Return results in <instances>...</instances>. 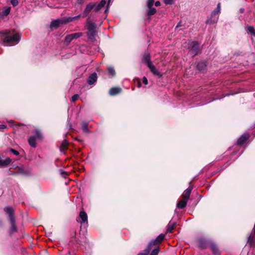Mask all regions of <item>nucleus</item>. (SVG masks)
<instances>
[{
  "mask_svg": "<svg viewBox=\"0 0 255 255\" xmlns=\"http://www.w3.org/2000/svg\"><path fill=\"white\" fill-rule=\"evenodd\" d=\"M187 201H188L184 199L179 201L177 204V207L180 209L185 207L187 205Z\"/></svg>",
  "mask_w": 255,
  "mask_h": 255,
  "instance_id": "obj_21",
  "label": "nucleus"
},
{
  "mask_svg": "<svg viewBox=\"0 0 255 255\" xmlns=\"http://www.w3.org/2000/svg\"><path fill=\"white\" fill-rule=\"evenodd\" d=\"M79 98V95L78 94H75L71 98V101L72 102H75Z\"/></svg>",
  "mask_w": 255,
  "mask_h": 255,
  "instance_id": "obj_33",
  "label": "nucleus"
},
{
  "mask_svg": "<svg viewBox=\"0 0 255 255\" xmlns=\"http://www.w3.org/2000/svg\"><path fill=\"white\" fill-rule=\"evenodd\" d=\"M67 146L68 142L66 140H64L60 145V151L62 152L64 151L67 148Z\"/></svg>",
  "mask_w": 255,
  "mask_h": 255,
  "instance_id": "obj_23",
  "label": "nucleus"
},
{
  "mask_svg": "<svg viewBox=\"0 0 255 255\" xmlns=\"http://www.w3.org/2000/svg\"><path fill=\"white\" fill-rule=\"evenodd\" d=\"M88 124L86 122H82L81 124V128L83 131L85 132H88L89 131V129L88 128Z\"/></svg>",
  "mask_w": 255,
  "mask_h": 255,
  "instance_id": "obj_27",
  "label": "nucleus"
},
{
  "mask_svg": "<svg viewBox=\"0 0 255 255\" xmlns=\"http://www.w3.org/2000/svg\"><path fill=\"white\" fill-rule=\"evenodd\" d=\"M35 135L30 136L28 139V143L32 147L36 146V139H41L42 137L41 133L38 129H35Z\"/></svg>",
  "mask_w": 255,
  "mask_h": 255,
  "instance_id": "obj_6",
  "label": "nucleus"
},
{
  "mask_svg": "<svg viewBox=\"0 0 255 255\" xmlns=\"http://www.w3.org/2000/svg\"><path fill=\"white\" fill-rule=\"evenodd\" d=\"M189 53L192 56L196 55L199 52V44L196 41H189L188 43Z\"/></svg>",
  "mask_w": 255,
  "mask_h": 255,
  "instance_id": "obj_4",
  "label": "nucleus"
},
{
  "mask_svg": "<svg viewBox=\"0 0 255 255\" xmlns=\"http://www.w3.org/2000/svg\"><path fill=\"white\" fill-rule=\"evenodd\" d=\"M206 67V64L205 62L201 61L198 63L197 65V68L199 71H201L203 70Z\"/></svg>",
  "mask_w": 255,
  "mask_h": 255,
  "instance_id": "obj_22",
  "label": "nucleus"
},
{
  "mask_svg": "<svg viewBox=\"0 0 255 255\" xmlns=\"http://www.w3.org/2000/svg\"><path fill=\"white\" fill-rule=\"evenodd\" d=\"M79 218L81 219L80 222L81 224L85 223H86V224H88V216L85 212L81 211L79 214Z\"/></svg>",
  "mask_w": 255,
  "mask_h": 255,
  "instance_id": "obj_11",
  "label": "nucleus"
},
{
  "mask_svg": "<svg viewBox=\"0 0 255 255\" xmlns=\"http://www.w3.org/2000/svg\"><path fill=\"white\" fill-rule=\"evenodd\" d=\"M4 34L6 36L4 39V42L6 43L7 46H12L18 43L19 41L20 36L18 33H14V31H6Z\"/></svg>",
  "mask_w": 255,
  "mask_h": 255,
  "instance_id": "obj_1",
  "label": "nucleus"
},
{
  "mask_svg": "<svg viewBox=\"0 0 255 255\" xmlns=\"http://www.w3.org/2000/svg\"><path fill=\"white\" fill-rule=\"evenodd\" d=\"M192 188L191 187H189L186 190H185L183 194H182V197L183 199L186 200V201H188L190 196L191 192L192 191Z\"/></svg>",
  "mask_w": 255,
  "mask_h": 255,
  "instance_id": "obj_12",
  "label": "nucleus"
},
{
  "mask_svg": "<svg viewBox=\"0 0 255 255\" xmlns=\"http://www.w3.org/2000/svg\"><path fill=\"white\" fill-rule=\"evenodd\" d=\"M179 26H180V23H179L177 25V26H176V28L178 27H179Z\"/></svg>",
  "mask_w": 255,
  "mask_h": 255,
  "instance_id": "obj_44",
  "label": "nucleus"
},
{
  "mask_svg": "<svg viewBox=\"0 0 255 255\" xmlns=\"http://www.w3.org/2000/svg\"><path fill=\"white\" fill-rule=\"evenodd\" d=\"M62 20L64 24H66L68 22H71L74 20V19H73V17H64L62 18Z\"/></svg>",
  "mask_w": 255,
  "mask_h": 255,
  "instance_id": "obj_29",
  "label": "nucleus"
},
{
  "mask_svg": "<svg viewBox=\"0 0 255 255\" xmlns=\"http://www.w3.org/2000/svg\"><path fill=\"white\" fill-rule=\"evenodd\" d=\"M250 135L248 133H244L237 140L238 145L243 144L249 138Z\"/></svg>",
  "mask_w": 255,
  "mask_h": 255,
  "instance_id": "obj_10",
  "label": "nucleus"
},
{
  "mask_svg": "<svg viewBox=\"0 0 255 255\" xmlns=\"http://www.w3.org/2000/svg\"><path fill=\"white\" fill-rule=\"evenodd\" d=\"M173 0H164V2L166 4H171L173 3Z\"/></svg>",
  "mask_w": 255,
  "mask_h": 255,
  "instance_id": "obj_36",
  "label": "nucleus"
},
{
  "mask_svg": "<svg viewBox=\"0 0 255 255\" xmlns=\"http://www.w3.org/2000/svg\"><path fill=\"white\" fill-rule=\"evenodd\" d=\"M18 172L20 173H23V169L21 168H19Z\"/></svg>",
  "mask_w": 255,
  "mask_h": 255,
  "instance_id": "obj_42",
  "label": "nucleus"
},
{
  "mask_svg": "<svg viewBox=\"0 0 255 255\" xmlns=\"http://www.w3.org/2000/svg\"><path fill=\"white\" fill-rule=\"evenodd\" d=\"M147 67L149 68L153 74L159 77L161 76L160 73L155 68V66L152 64V63L151 64H149V65H148Z\"/></svg>",
  "mask_w": 255,
  "mask_h": 255,
  "instance_id": "obj_16",
  "label": "nucleus"
},
{
  "mask_svg": "<svg viewBox=\"0 0 255 255\" xmlns=\"http://www.w3.org/2000/svg\"><path fill=\"white\" fill-rule=\"evenodd\" d=\"M106 3V1L105 0H102L95 7L94 10L95 11H98L100 10L103 7L105 6Z\"/></svg>",
  "mask_w": 255,
  "mask_h": 255,
  "instance_id": "obj_20",
  "label": "nucleus"
},
{
  "mask_svg": "<svg viewBox=\"0 0 255 255\" xmlns=\"http://www.w3.org/2000/svg\"><path fill=\"white\" fill-rule=\"evenodd\" d=\"M4 128H5V126L4 125H0V128L3 129Z\"/></svg>",
  "mask_w": 255,
  "mask_h": 255,
  "instance_id": "obj_43",
  "label": "nucleus"
},
{
  "mask_svg": "<svg viewBox=\"0 0 255 255\" xmlns=\"http://www.w3.org/2000/svg\"><path fill=\"white\" fill-rule=\"evenodd\" d=\"M248 244L252 246L255 244V238L254 236H250L248 239Z\"/></svg>",
  "mask_w": 255,
  "mask_h": 255,
  "instance_id": "obj_28",
  "label": "nucleus"
},
{
  "mask_svg": "<svg viewBox=\"0 0 255 255\" xmlns=\"http://www.w3.org/2000/svg\"><path fill=\"white\" fill-rule=\"evenodd\" d=\"M11 162V160L9 157H6L5 159L3 160L0 155V167L6 166L9 165Z\"/></svg>",
  "mask_w": 255,
  "mask_h": 255,
  "instance_id": "obj_14",
  "label": "nucleus"
},
{
  "mask_svg": "<svg viewBox=\"0 0 255 255\" xmlns=\"http://www.w3.org/2000/svg\"><path fill=\"white\" fill-rule=\"evenodd\" d=\"M10 8L7 7L3 10V13L4 15H7L10 12Z\"/></svg>",
  "mask_w": 255,
  "mask_h": 255,
  "instance_id": "obj_35",
  "label": "nucleus"
},
{
  "mask_svg": "<svg viewBox=\"0 0 255 255\" xmlns=\"http://www.w3.org/2000/svg\"><path fill=\"white\" fill-rule=\"evenodd\" d=\"M95 6L96 3H89V4H88L82 13V17H86L92 9H93V8L95 9Z\"/></svg>",
  "mask_w": 255,
  "mask_h": 255,
  "instance_id": "obj_8",
  "label": "nucleus"
},
{
  "mask_svg": "<svg viewBox=\"0 0 255 255\" xmlns=\"http://www.w3.org/2000/svg\"><path fill=\"white\" fill-rule=\"evenodd\" d=\"M3 210L6 212L9 216V219L11 225L10 229L11 233H13L17 231V228L15 225V218L13 215L14 210L11 207H6Z\"/></svg>",
  "mask_w": 255,
  "mask_h": 255,
  "instance_id": "obj_2",
  "label": "nucleus"
},
{
  "mask_svg": "<svg viewBox=\"0 0 255 255\" xmlns=\"http://www.w3.org/2000/svg\"><path fill=\"white\" fill-rule=\"evenodd\" d=\"M111 1V0H109V1L110 2Z\"/></svg>",
  "mask_w": 255,
  "mask_h": 255,
  "instance_id": "obj_45",
  "label": "nucleus"
},
{
  "mask_svg": "<svg viewBox=\"0 0 255 255\" xmlns=\"http://www.w3.org/2000/svg\"><path fill=\"white\" fill-rule=\"evenodd\" d=\"M82 35V33L77 32L67 35L65 38V42L69 44L73 40L76 39Z\"/></svg>",
  "mask_w": 255,
  "mask_h": 255,
  "instance_id": "obj_7",
  "label": "nucleus"
},
{
  "mask_svg": "<svg viewBox=\"0 0 255 255\" xmlns=\"http://www.w3.org/2000/svg\"><path fill=\"white\" fill-rule=\"evenodd\" d=\"M246 30L248 33H250L252 35L255 36V30L253 26H248L246 27Z\"/></svg>",
  "mask_w": 255,
  "mask_h": 255,
  "instance_id": "obj_24",
  "label": "nucleus"
},
{
  "mask_svg": "<svg viewBox=\"0 0 255 255\" xmlns=\"http://www.w3.org/2000/svg\"><path fill=\"white\" fill-rule=\"evenodd\" d=\"M142 62L146 63L148 66L149 64H151L152 62L150 60V54L148 53H145L142 57Z\"/></svg>",
  "mask_w": 255,
  "mask_h": 255,
  "instance_id": "obj_15",
  "label": "nucleus"
},
{
  "mask_svg": "<svg viewBox=\"0 0 255 255\" xmlns=\"http://www.w3.org/2000/svg\"><path fill=\"white\" fill-rule=\"evenodd\" d=\"M148 8V10H147V14L148 16L152 15L156 13V10L155 8L152 7H149Z\"/></svg>",
  "mask_w": 255,
  "mask_h": 255,
  "instance_id": "obj_26",
  "label": "nucleus"
},
{
  "mask_svg": "<svg viewBox=\"0 0 255 255\" xmlns=\"http://www.w3.org/2000/svg\"><path fill=\"white\" fill-rule=\"evenodd\" d=\"M142 81V83L145 85H147L148 84L147 79L145 77H143Z\"/></svg>",
  "mask_w": 255,
  "mask_h": 255,
  "instance_id": "obj_37",
  "label": "nucleus"
},
{
  "mask_svg": "<svg viewBox=\"0 0 255 255\" xmlns=\"http://www.w3.org/2000/svg\"><path fill=\"white\" fill-rule=\"evenodd\" d=\"M151 250V247L148 245L147 247L145 248V249L144 250V252L143 253H140L138 254V255H148L149 252Z\"/></svg>",
  "mask_w": 255,
  "mask_h": 255,
  "instance_id": "obj_25",
  "label": "nucleus"
},
{
  "mask_svg": "<svg viewBox=\"0 0 255 255\" xmlns=\"http://www.w3.org/2000/svg\"><path fill=\"white\" fill-rule=\"evenodd\" d=\"M154 4L156 6H158L160 5V2L159 1H156V2H155Z\"/></svg>",
  "mask_w": 255,
  "mask_h": 255,
  "instance_id": "obj_41",
  "label": "nucleus"
},
{
  "mask_svg": "<svg viewBox=\"0 0 255 255\" xmlns=\"http://www.w3.org/2000/svg\"><path fill=\"white\" fill-rule=\"evenodd\" d=\"M97 79V75L96 73H93L88 78L87 82L89 84H93L94 82H95Z\"/></svg>",
  "mask_w": 255,
  "mask_h": 255,
  "instance_id": "obj_17",
  "label": "nucleus"
},
{
  "mask_svg": "<svg viewBox=\"0 0 255 255\" xmlns=\"http://www.w3.org/2000/svg\"><path fill=\"white\" fill-rule=\"evenodd\" d=\"M108 70L109 73L112 75V76H114L116 75V72L114 68L112 67H109L108 68Z\"/></svg>",
  "mask_w": 255,
  "mask_h": 255,
  "instance_id": "obj_31",
  "label": "nucleus"
},
{
  "mask_svg": "<svg viewBox=\"0 0 255 255\" xmlns=\"http://www.w3.org/2000/svg\"><path fill=\"white\" fill-rule=\"evenodd\" d=\"M154 3V0H148L147 1V7H152L153 4Z\"/></svg>",
  "mask_w": 255,
  "mask_h": 255,
  "instance_id": "obj_32",
  "label": "nucleus"
},
{
  "mask_svg": "<svg viewBox=\"0 0 255 255\" xmlns=\"http://www.w3.org/2000/svg\"><path fill=\"white\" fill-rule=\"evenodd\" d=\"M88 25L87 36L89 39L93 40L96 35V24L92 22L88 21Z\"/></svg>",
  "mask_w": 255,
  "mask_h": 255,
  "instance_id": "obj_5",
  "label": "nucleus"
},
{
  "mask_svg": "<svg viewBox=\"0 0 255 255\" xmlns=\"http://www.w3.org/2000/svg\"><path fill=\"white\" fill-rule=\"evenodd\" d=\"M81 16H82V15H81V14H79V15H77V16H73V19H74V20H75V19H77L78 18H79L80 17H81Z\"/></svg>",
  "mask_w": 255,
  "mask_h": 255,
  "instance_id": "obj_39",
  "label": "nucleus"
},
{
  "mask_svg": "<svg viewBox=\"0 0 255 255\" xmlns=\"http://www.w3.org/2000/svg\"><path fill=\"white\" fill-rule=\"evenodd\" d=\"M176 224L174 222L170 221L167 226L166 232L168 233H171L172 230L176 227Z\"/></svg>",
  "mask_w": 255,
  "mask_h": 255,
  "instance_id": "obj_19",
  "label": "nucleus"
},
{
  "mask_svg": "<svg viewBox=\"0 0 255 255\" xmlns=\"http://www.w3.org/2000/svg\"><path fill=\"white\" fill-rule=\"evenodd\" d=\"M122 91V89L119 87L112 88L109 90V94L111 96H114Z\"/></svg>",
  "mask_w": 255,
  "mask_h": 255,
  "instance_id": "obj_18",
  "label": "nucleus"
},
{
  "mask_svg": "<svg viewBox=\"0 0 255 255\" xmlns=\"http://www.w3.org/2000/svg\"><path fill=\"white\" fill-rule=\"evenodd\" d=\"M60 24H64L62 19H56L51 21L50 27L51 28H57Z\"/></svg>",
  "mask_w": 255,
  "mask_h": 255,
  "instance_id": "obj_13",
  "label": "nucleus"
},
{
  "mask_svg": "<svg viewBox=\"0 0 255 255\" xmlns=\"http://www.w3.org/2000/svg\"><path fill=\"white\" fill-rule=\"evenodd\" d=\"M164 238V235L160 234L155 240L151 241L148 245H149L151 247L153 246H156L158 244L161 242V241L163 240Z\"/></svg>",
  "mask_w": 255,
  "mask_h": 255,
  "instance_id": "obj_9",
  "label": "nucleus"
},
{
  "mask_svg": "<svg viewBox=\"0 0 255 255\" xmlns=\"http://www.w3.org/2000/svg\"><path fill=\"white\" fill-rule=\"evenodd\" d=\"M221 10V4L218 3L215 10L212 12L211 17L208 18L206 21V24H211L216 23L218 19V14Z\"/></svg>",
  "mask_w": 255,
  "mask_h": 255,
  "instance_id": "obj_3",
  "label": "nucleus"
},
{
  "mask_svg": "<svg viewBox=\"0 0 255 255\" xmlns=\"http://www.w3.org/2000/svg\"><path fill=\"white\" fill-rule=\"evenodd\" d=\"M10 151L12 152V153L13 154H14L15 155H19V152L17 151H16V150H14L13 149H12V148L10 149Z\"/></svg>",
  "mask_w": 255,
  "mask_h": 255,
  "instance_id": "obj_38",
  "label": "nucleus"
},
{
  "mask_svg": "<svg viewBox=\"0 0 255 255\" xmlns=\"http://www.w3.org/2000/svg\"><path fill=\"white\" fill-rule=\"evenodd\" d=\"M159 252V248L158 247H157L155 249L152 250L150 255H158Z\"/></svg>",
  "mask_w": 255,
  "mask_h": 255,
  "instance_id": "obj_30",
  "label": "nucleus"
},
{
  "mask_svg": "<svg viewBox=\"0 0 255 255\" xmlns=\"http://www.w3.org/2000/svg\"><path fill=\"white\" fill-rule=\"evenodd\" d=\"M10 2L13 6H15L18 4V0H10Z\"/></svg>",
  "mask_w": 255,
  "mask_h": 255,
  "instance_id": "obj_34",
  "label": "nucleus"
},
{
  "mask_svg": "<svg viewBox=\"0 0 255 255\" xmlns=\"http://www.w3.org/2000/svg\"><path fill=\"white\" fill-rule=\"evenodd\" d=\"M84 2V0H77V2L78 4H83Z\"/></svg>",
  "mask_w": 255,
  "mask_h": 255,
  "instance_id": "obj_40",
  "label": "nucleus"
}]
</instances>
